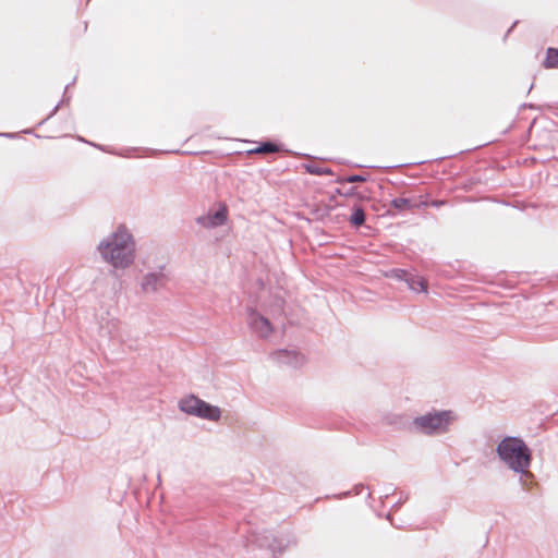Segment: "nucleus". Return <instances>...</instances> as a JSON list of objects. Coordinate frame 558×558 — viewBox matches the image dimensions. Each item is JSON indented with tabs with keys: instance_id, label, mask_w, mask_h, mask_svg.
<instances>
[{
	"instance_id": "f257e3e1",
	"label": "nucleus",
	"mask_w": 558,
	"mask_h": 558,
	"mask_svg": "<svg viewBox=\"0 0 558 558\" xmlns=\"http://www.w3.org/2000/svg\"><path fill=\"white\" fill-rule=\"evenodd\" d=\"M97 252L104 263L116 270H124L135 262L136 242L132 232L121 225L99 241Z\"/></svg>"
},
{
	"instance_id": "f03ea898",
	"label": "nucleus",
	"mask_w": 558,
	"mask_h": 558,
	"mask_svg": "<svg viewBox=\"0 0 558 558\" xmlns=\"http://www.w3.org/2000/svg\"><path fill=\"white\" fill-rule=\"evenodd\" d=\"M496 453L501 463L519 475L522 488L530 490L534 474L530 471L532 452L525 441L520 437L507 436L498 442Z\"/></svg>"
},
{
	"instance_id": "7ed1b4c3",
	"label": "nucleus",
	"mask_w": 558,
	"mask_h": 558,
	"mask_svg": "<svg viewBox=\"0 0 558 558\" xmlns=\"http://www.w3.org/2000/svg\"><path fill=\"white\" fill-rule=\"evenodd\" d=\"M456 420L451 410L432 411L414 417L411 425L413 430L432 436L447 433Z\"/></svg>"
},
{
	"instance_id": "20e7f679",
	"label": "nucleus",
	"mask_w": 558,
	"mask_h": 558,
	"mask_svg": "<svg viewBox=\"0 0 558 558\" xmlns=\"http://www.w3.org/2000/svg\"><path fill=\"white\" fill-rule=\"evenodd\" d=\"M179 409L189 415L213 422H217L221 417V410L218 407L207 403L194 395L182 398L179 401Z\"/></svg>"
},
{
	"instance_id": "39448f33",
	"label": "nucleus",
	"mask_w": 558,
	"mask_h": 558,
	"mask_svg": "<svg viewBox=\"0 0 558 558\" xmlns=\"http://www.w3.org/2000/svg\"><path fill=\"white\" fill-rule=\"evenodd\" d=\"M254 542L259 547H267L271 550L274 556L281 555L287 548L295 544V537L287 532L274 534L271 532H264L256 535Z\"/></svg>"
},
{
	"instance_id": "423d86ee",
	"label": "nucleus",
	"mask_w": 558,
	"mask_h": 558,
	"mask_svg": "<svg viewBox=\"0 0 558 558\" xmlns=\"http://www.w3.org/2000/svg\"><path fill=\"white\" fill-rule=\"evenodd\" d=\"M246 324L251 332L260 339H268L274 332L270 317L253 307L246 310Z\"/></svg>"
},
{
	"instance_id": "0eeeda50",
	"label": "nucleus",
	"mask_w": 558,
	"mask_h": 558,
	"mask_svg": "<svg viewBox=\"0 0 558 558\" xmlns=\"http://www.w3.org/2000/svg\"><path fill=\"white\" fill-rule=\"evenodd\" d=\"M167 281L168 278L163 267H160L158 270L148 271L142 277L141 290L144 294L157 293L166 286Z\"/></svg>"
},
{
	"instance_id": "6e6552de",
	"label": "nucleus",
	"mask_w": 558,
	"mask_h": 558,
	"mask_svg": "<svg viewBox=\"0 0 558 558\" xmlns=\"http://www.w3.org/2000/svg\"><path fill=\"white\" fill-rule=\"evenodd\" d=\"M228 219V210L226 206H220L216 211L196 218V223L206 229H214L223 226Z\"/></svg>"
},
{
	"instance_id": "1a4fd4ad",
	"label": "nucleus",
	"mask_w": 558,
	"mask_h": 558,
	"mask_svg": "<svg viewBox=\"0 0 558 558\" xmlns=\"http://www.w3.org/2000/svg\"><path fill=\"white\" fill-rule=\"evenodd\" d=\"M272 359L291 367H298L304 362V356L295 350H279L272 354Z\"/></svg>"
},
{
	"instance_id": "9d476101",
	"label": "nucleus",
	"mask_w": 558,
	"mask_h": 558,
	"mask_svg": "<svg viewBox=\"0 0 558 558\" xmlns=\"http://www.w3.org/2000/svg\"><path fill=\"white\" fill-rule=\"evenodd\" d=\"M405 282L412 291L427 292V282L423 277L409 275Z\"/></svg>"
},
{
	"instance_id": "9b49d317",
	"label": "nucleus",
	"mask_w": 558,
	"mask_h": 558,
	"mask_svg": "<svg viewBox=\"0 0 558 558\" xmlns=\"http://www.w3.org/2000/svg\"><path fill=\"white\" fill-rule=\"evenodd\" d=\"M391 205L393 208L398 210L411 209L414 207H418V204L413 203L410 198L405 197H397L391 201Z\"/></svg>"
},
{
	"instance_id": "f8f14e48",
	"label": "nucleus",
	"mask_w": 558,
	"mask_h": 558,
	"mask_svg": "<svg viewBox=\"0 0 558 558\" xmlns=\"http://www.w3.org/2000/svg\"><path fill=\"white\" fill-rule=\"evenodd\" d=\"M544 66L547 69L558 68V49H547V56L544 61Z\"/></svg>"
},
{
	"instance_id": "ddd939ff",
	"label": "nucleus",
	"mask_w": 558,
	"mask_h": 558,
	"mask_svg": "<svg viewBox=\"0 0 558 558\" xmlns=\"http://www.w3.org/2000/svg\"><path fill=\"white\" fill-rule=\"evenodd\" d=\"M279 151V147L270 142H266L260 144L254 149H251L248 153L251 154H269V153H277Z\"/></svg>"
},
{
	"instance_id": "4468645a",
	"label": "nucleus",
	"mask_w": 558,
	"mask_h": 558,
	"mask_svg": "<svg viewBox=\"0 0 558 558\" xmlns=\"http://www.w3.org/2000/svg\"><path fill=\"white\" fill-rule=\"evenodd\" d=\"M365 221V213L361 207H355L350 217V222L354 226H361Z\"/></svg>"
},
{
	"instance_id": "2eb2a0df",
	"label": "nucleus",
	"mask_w": 558,
	"mask_h": 558,
	"mask_svg": "<svg viewBox=\"0 0 558 558\" xmlns=\"http://www.w3.org/2000/svg\"><path fill=\"white\" fill-rule=\"evenodd\" d=\"M306 170L310 173L317 174V175H320V174H331V170L330 169L320 168V167H317V166H307Z\"/></svg>"
},
{
	"instance_id": "dca6fc26",
	"label": "nucleus",
	"mask_w": 558,
	"mask_h": 558,
	"mask_svg": "<svg viewBox=\"0 0 558 558\" xmlns=\"http://www.w3.org/2000/svg\"><path fill=\"white\" fill-rule=\"evenodd\" d=\"M391 276L399 279V280H405L407 277H409V274L403 269H395L391 270Z\"/></svg>"
},
{
	"instance_id": "f3484780",
	"label": "nucleus",
	"mask_w": 558,
	"mask_h": 558,
	"mask_svg": "<svg viewBox=\"0 0 558 558\" xmlns=\"http://www.w3.org/2000/svg\"><path fill=\"white\" fill-rule=\"evenodd\" d=\"M282 304H283V301L281 299H277L276 300V305L275 307L271 310V317L274 318L277 314H280L281 311H282Z\"/></svg>"
},
{
	"instance_id": "a211bd4d",
	"label": "nucleus",
	"mask_w": 558,
	"mask_h": 558,
	"mask_svg": "<svg viewBox=\"0 0 558 558\" xmlns=\"http://www.w3.org/2000/svg\"><path fill=\"white\" fill-rule=\"evenodd\" d=\"M366 179L362 175H359V174H353V175H350L345 179L347 182L349 183H355V182H364Z\"/></svg>"
},
{
	"instance_id": "6ab92c4d",
	"label": "nucleus",
	"mask_w": 558,
	"mask_h": 558,
	"mask_svg": "<svg viewBox=\"0 0 558 558\" xmlns=\"http://www.w3.org/2000/svg\"><path fill=\"white\" fill-rule=\"evenodd\" d=\"M57 110H58V106H56V107L53 108V110H52V113H51V114H54Z\"/></svg>"
},
{
	"instance_id": "aec40b11",
	"label": "nucleus",
	"mask_w": 558,
	"mask_h": 558,
	"mask_svg": "<svg viewBox=\"0 0 558 558\" xmlns=\"http://www.w3.org/2000/svg\"><path fill=\"white\" fill-rule=\"evenodd\" d=\"M3 136H8V137H12L13 135L12 134H2Z\"/></svg>"
},
{
	"instance_id": "412c9836",
	"label": "nucleus",
	"mask_w": 558,
	"mask_h": 558,
	"mask_svg": "<svg viewBox=\"0 0 558 558\" xmlns=\"http://www.w3.org/2000/svg\"><path fill=\"white\" fill-rule=\"evenodd\" d=\"M439 204H440V203H438V202H434V203H433V205H434V206H439Z\"/></svg>"
}]
</instances>
